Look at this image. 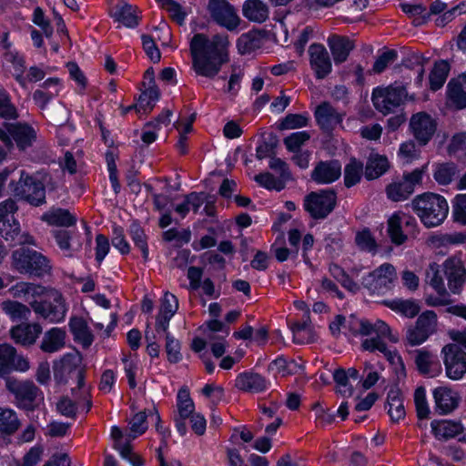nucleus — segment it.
I'll return each mask as SVG.
<instances>
[{
	"label": "nucleus",
	"mask_w": 466,
	"mask_h": 466,
	"mask_svg": "<svg viewBox=\"0 0 466 466\" xmlns=\"http://www.w3.org/2000/svg\"><path fill=\"white\" fill-rule=\"evenodd\" d=\"M421 180L422 170L420 169L417 168L406 173L401 179L394 180L386 187L387 198L394 202L404 201L414 192L415 186L420 184Z\"/></svg>",
	"instance_id": "obj_10"
},
{
	"label": "nucleus",
	"mask_w": 466,
	"mask_h": 466,
	"mask_svg": "<svg viewBox=\"0 0 466 466\" xmlns=\"http://www.w3.org/2000/svg\"><path fill=\"white\" fill-rule=\"evenodd\" d=\"M111 437L114 439V447L116 449L120 455L133 463L134 466H142L140 458L132 453L131 445L128 441H123V433L120 428L113 426L111 428Z\"/></svg>",
	"instance_id": "obj_37"
},
{
	"label": "nucleus",
	"mask_w": 466,
	"mask_h": 466,
	"mask_svg": "<svg viewBox=\"0 0 466 466\" xmlns=\"http://www.w3.org/2000/svg\"><path fill=\"white\" fill-rule=\"evenodd\" d=\"M336 194L332 190H320L308 195L304 200L305 209L316 219L325 218L335 208Z\"/></svg>",
	"instance_id": "obj_13"
},
{
	"label": "nucleus",
	"mask_w": 466,
	"mask_h": 466,
	"mask_svg": "<svg viewBox=\"0 0 466 466\" xmlns=\"http://www.w3.org/2000/svg\"><path fill=\"white\" fill-rule=\"evenodd\" d=\"M397 279L395 268L390 263L380 265L361 279V284L370 295H384L389 292Z\"/></svg>",
	"instance_id": "obj_6"
},
{
	"label": "nucleus",
	"mask_w": 466,
	"mask_h": 466,
	"mask_svg": "<svg viewBox=\"0 0 466 466\" xmlns=\"http://www.w3.org/2000/svg\"><path fill=\"white\" fill-rule=\"evenodd\" d=\"M450 71V65L447 61L440 60L434 64L430 74L431 89L436 91L445 83Z\"/></svg>",
	"instance_id": "obj_48"
},
{
	"label": "nucleus",
	"mask_w": 466,
	"mask_h": 466,
	"mask_svg": "<svg viewBox=\"0 0 466 466\" xmlns=\"http://www.w3.org/2000/svg\"><path fill=\"white\" fill-rule=\"evenodd\" d=\"M5 64H10L13 67V76L22 87H25L24 73L25 70V61L24 56L15 49L2 56Z\"/></svg>",
	"instance_id": "obj_42"
},
{
	"label": "nucleus",
	"mask_w": 466,
	"mask_h": 466,
	"mask_svg": "<svg viewBox=\"0 0 466 466\" xmlns=\"http://www.w3.org/2000/svg\"><path fill=\"white\" fill-rule=\"evenodd\" d=\"M5 387L14 396V403L18 409L34 410L38 402L44 400L43 392L32 380L8 378L5 380Z\"/></svg>",
	"instance_id": "obj_4"
},
{
	"label": "nucleus",
	"mask_w": 466,
	"mask_h": 466,
	"mask_svg": "<svg viewBox=\"0 0 466 466\" xmlns=\"http://www.w3.org/2000/svg\"><path fill=\"white\" fill-rule=\"evenodd\" d=\"M15 194L34 206H40L46 201V189L42 182L36 181L25 171H21Z\"/></svg>",
	"instance_id": "obj_17"
},
{
	"label": "nucleus",
	"mask_w": 466,
	"mask_h": 466,
	"mask_svg": "<svg viewBox=\"0 0 466 466\" xmlns=\"http://www.w3.org/2000/svg\"><path fill=\"white\" fill-rule=\"evenodd\" d=\"M309 116L306 114H289L280 123V129H295L308 126Z\"/></svg>",
	"instance_id": "obj_64"
},
{
	"label": "nucleus",
	"mask_w": 466,
	"mask_h": 466,
	"mask_svg": "<svg viewBox=\"0 0 466 466\" xmlns=\"http://www.w3.org/2000/svg\"><path fill=\"white\" fill-rule=\"evenodd\" d=\"M437 315L432 310L423 312L418 318L416 325L408 329L406 339L411 346L422 344L436 331Z\"/></svg>",
	"instance_id": "obj_15"
},
{
	"label": "nucleus",
	"mask_w": 466,
	"mask_h": 466,
	"mask_svg": "<svg viewBox=\"0 0 466 466\" xmlns=\"http://www.w3.org/2000/svg\"><path fill=\"white\" fill-rule=\"evenodd\" d=\"M159 98V92L156 86H150L143 91L136 104L135 110L138 115L149 113L155 106L156 102Z\"/></svg>",
	"instance_id": "obj_43"
},
{
	"label": "nucleus",
	"mask_w": 466,
	"mask_h": 466,
	"mask_svg": "<svg viewBox=\"0 0 466 466\" xmlns=\"http://www.w3.org/2000/svg\"><path fill=\"white\" fill-rule=\"evenodd\" d=\"M124 371L127 378L128 385L131 389L137 387L136 376L138 370V360L136 357L124 356L122 358Z\"/></svg>",
	"instance_id": "obj_61"
},
{
	"label": "nucleus",
	"mask_w": 466,
	"mask_h": 466,
	"mask_svg": "<svg viewBox=\"0 0 466 466\" xmlns=\"http://www.w3.org/2000/svg\"><path fill=\"white\" fill-rule=\"evenodd\" d=\"M327 44L336 65L345 62L354 48V44L349 37L338 35L329 36Z\"/></svg>",
	"instance_id": "obj_30"
},
{
	"label": "nucleus",
	"mask_w": 466,
	"mask_h": 466,
	"mask_svg": "<svg viewBox=\"0 0 466 466\" xmlns=\"http://www.w3.org/2000/svg\"><path fill=\"white\" fill-rule=\"evenodd\" d=\"M35 138V130L25 124H6L0 127V140L7 147H12L15 140L20 149H25L32 145Z\"/></svg>",
	"instance_id": "obj_14"
},
{
	"label": "nucleus",
	"mask_w": 466,
	"mask_h": 466,
	"mask_svg": "<svg viewBox=\"0 0 466 466\" xmlns=\"http://www.w3.org/2000/svg\"><path fill=\"white\" fill-rule=\"evenodd\" d=\"M77 389L72 390L74 400L63 397L56 404L57 410L63 416L73 417L77 410L88 412L91 406L89 388L85 384V375L82 370L77 371Z\"/></svg>",
	"instance_id": "obj_5"
},
{
	"label": "nucleus",
	"mask_w": 466,
	"mask_h": 466,
	"mask_svg": "<svg viewBox=\"0 0 466 466\" xmlns=\"http://www.w3.org/2000/svg\"><path fill=\"white\" fill-rule=\"evenodd\" d=\"M129 235L135 245L141 250L145 260L148 258V247L146 235L140 225L133 222L129 227Z\"/></svg>",
	"instance_id": "obj_55"
},
{
	"label": "nucleus",
	"mask_w": 466,
	"mask_h": 466,
	"mask_svg": "<svg viewBox=\"0 0 466 466\" xmlns=\"http://www.w3.org/2000/svg\"><path fill=\"white\" fill-rule=\"evenodd\" d=\"M42 220L57 227H71L76 223V216L68 209L52 208L42 215Z\"/></svg>",
	"instance_id": "obj_33"
},
{
	"label": "nucleus",
	"mask_w": 466,
	"mask_h": 466,
	"mask_svg": "<svg viewBox=\"0 0 466 466\" xmlns=\"http://www.w3.org/2000/svg\"><path fill=\"white\" fill-rule=\"evenodd\" d=\"M309 65L315 76L323 79L332 71V63L329 55L321 44H312L309 47Z\"/></svg>",
	"instance_id": "obj_21"
},
{
	"label": "nucleus",
	"mask_w": 466,
	"mask_h": 466,
	"mask_svg": "<svg viewBox=\"0 0 466 466\" xmlns=\"http://www.w3.org/2000/svg\"><path fill=\"white\" fill-rule=\"evenodd\" d=\"M387 341L396 343L399 341V335L393 333L390 329V335L383 338L371 337L367 338L362 341V348L369 351H380L381 352L390 363L394 366L397 372H404L405 368L401 357L396 350H390L387 347Z\"/></svg>",
	"instance_id": "obj_11"
},
{
	"label": "nucleus",
	"mask_w": 466,
	"mask_h": 466,
	"mask_svg": "<svg viewBox=\"0 0 466 466\" xmlns=\"http://www.w3.org/2000/svg\"><path fill=\"white\" fill-rule=\"evenodd\" d=\"M415 364L420 373L430 378L437 377L442 370L438 357L424 350L417 351Z\"/></svg>",
	"instance_id": "obj_29"
},
{
	"label": "nucleus",
	"mask_w": 466,
	"mask_h": 466,
	"mask_svg": "<svg viewBox=\"0 0 466 466\" xmlns=\"http://www.w3.org/2000/svg\"><path fill=\"white\" fill-rule=\"evenodd\" d=\"M268 381L258 373L242 372L235 380V386L239 390L248 393H260L268 388Z\"/></svg>",
	"instance_id": "obj_28"
},
{
	"label": "nucleus",
	"mask_w": 466,
	"mask_h": 466,
	"mask_svg": "<svg viewBox=\"0 0 466 466\" xmlns=\"http://www.w3.org/2000/svg\"><path fill=\"white\" fill-rule=\"evenodd\" d=\"M363 174V164L352 158L344 169V182L347 187H350L360 182Z\"/></svg>",
	"instance_id": "obj_53"
},
{
	"label": "nucleus",
	"mask_w": 466,
	"mask_h": 466,
	"mask_svg": "<svg viewBox=\"0 0 466 466\" xmlns=\"http://www.w3.org/2000/svg\"><path fill=\"white\" fill-rule=\"evenodd\" d=\"M177 410L181 419H187L193 415L195 405L187 389L179 390L177 393Z\"/></svg>",
	"instance_id": "obj_54"
},
{
	"label": "nucleus",
	"mask_w": 466,
	"mask_h": 466,
	"mask_svg": "<svg viewBox=\"0 0 466 466\" xmlns=\"http://www.w3.org/2000/svg\"><path fill=\"white\" fill-rule=\"evenodd\" d=\"M207 9L211 20L228 31L237 29L240 24L236 8L228 0H209Z\"/></svg>",
	"instance_id": "obj_8"
},
{
	"label": "nucleus",
	"mask_w": 466,
	"mask_h": 466,
	"mask_svg": "<svg viewBox=\"0 0 466 466\" xmlns=\"http://www.w3.org/2000/svg\"><path fill=\"white\" fill-rule=\"evenodd\" d=\"M0 117L5 120H15L18 117L16 106L13 104L9 93L0 86Z\"/></svg>",
	"instance_id": "obj_52"
},
{
	"label": "nucleus",
	"mask_w": 466,
	"mask_h": 466,
	"mask_svg": "<svg viewBox=\"0 0 466 466\" xmlns=\"http://www.w3.org/2000/svg\"><path fill=\"white\" fill-rule=\"evenodd\" d=\"M411 134L420 146H426L437 129L436 121L427 113L419 112L410 119Z\"/></svg>",
	"instance_id": "obj_18"
},
{
	"label": "nucleus",
	"mask_w": 466,
	"mask_h": 466,
	"mask_svg": "<svg viewBox=\"0 0 466 466\" xmlns=\"http://www.w3.org/2000/svg\"><path fill=\"white\" fill-rule=\"evenodd\" d=\"M432 395L435 401V409L440 414L451 413L459 405V394L449 387H438L433 390Z\"/></svg>",
	"instance_id": "obj_26"
},
{
	"label": "nucleus",
	"mask_w": 466,
	"mask_h": 466,
	"mask_svg": "<svg viewBox=\"0 0 466 466\" xmlns=\"http://www.w3.org/2000/svg\"><path fill=\"white\" fill-rule=\"evenodd\" d=\"M387 341L396 343L399 341V335L393 333L390 329V335L383 338L371 337L367 338L362 341V348L369 351H380L381 352L390 363L394 366L397 372H404L405 368L401 357L396 350H390L387 347Z\"/></svg>",
	"instance_id": "obj_12"
},
{
	"label": "nucleus",
	"mask_w": 466,
	"mask_h": 466,
	"mask_svg": "<svg viewBox=\"0 0 466 466\" xmlns=\"http://www.w3.org/2000/svg\"><path fill=\"white\" fill-rule=\"evenodd\" d=\"M389 168V161L386 157L374 154L370 155L365 168V177L369 180L378 178Z\"/></svg>",
	"instance_id": "obj_44"
},
{
	"label": "nucleus",
	"mask_w": 466,
	"mask_h": 466,
	"mask_svg": "<svg viewBox=\"0 0 466 466\" xmlns=\"http://www.w3.org/2000/svg\"><path fill=\"white\" fill-rule=\"evenodd\" d=\"M456 167L452 163L439 164L433 172L434 179L441 185H448L456 174Z\"/></svg>",
	"instance_id": "obj_56"
},
{
	"label": "nucleus",
	"mask_w": 466,
	"mask_h": 466,
	"mask_svg": "<svg viewBox=\"0 0 466 466\" xmlns=\"http://www.w3.org/2000/svg\"><path fill=\"white\" fill-rule=\"evenodd\" d=\"M12 264L21 274H29L38 278L49 275L52 264L42 253L28 248H21L12 254Z\"/></svg>",
	"instance_id": "obj_3"
},
{
	"label": "nucleus",
	"mask_w": 466,
	"mask_h": 466,
	"mask_svg": "<svg viewBox=\"0 0 466 466\" xmlns=\"http://www.w3.org/2000/svg\"><path fill=\"white\" fill-rule=\"evenodd\" d=\"M383 304L391 310L407 318H413L420 312L419 304L412 299H394L385 300Z\"/></svg>",
	"instance_id": "obj_41"
},
{
	"label": "nucleus",
	"mask_w": 466,
	"mask_h": 466,
	"mask_svg": "<svg viewBox=\"0 0 466 466\" xmlns=\"http://www.w3.org/2000/svg\"><path fill=\"white\" fill-rule=\"evenodd\" d=\"M443 268L439 264L432 262L426 269V282L437 292L438 295H448L443 276Z\"/></svg>",
	"instance_id": "obj_40"
},
{
	"label": "nucleus",
	"mask_w": 466,
	"mask_h": 466,
	"mask_svg": "<svg viewBox=\"0 0 466 466\" xmlns=\"http://www.w3.org/2000/svg\"><path fill=\"white\" fill-rule=\"evenodd\" d=\"M293 340L298 344L310 343L314 341L315 335L308 319L302 323L296 322L291 326Z\"/></svg>",
	"instance_id": "obj_49"
},
{
	"label": "nucleus",
	"mask_w": 466,
	"mask_h": 466,
	"mask_svg": "<svg viewBox=\"0 0 466 466\" xmlns=\"http://www.w3.org/2000/svg\"><path fill=\"white\" fill-rule=\"evenodd\" d=\"M388 233L391 241L395 245L403 244L407 238L408 234L403 233L402 225L400 224V218L397 216H391L388 220Z\"/></svg>",
	"instance_id": "obj_57"
},
{
	"label": "nucleus",
	"mask_w": 466,
	"mask_h": 466,
	"mask_svg": "<svg viewBox=\"0 0 466 466\" xmlns=\"http://www.w3.org/2000/svg\"><path fill=\"white\" fill-rule=\"evenodd\" d=\"M50 289L39 284L18 282L9 291L14 298L23 299L33 309V304L40 303L38 299H46Z\"/></svg>",
	"instance_id": "obj_24"
},
{
	"label": "nucleus",
	"mask_w": 466,
	"mask_h": 466,
	"mask_svg": "<svg viewBox=\"0 0 466 466\" xmlns=\"http://www.w3.org/2000/svg\"><path fill=\"white\" fill-rule=\"evenodd\" d=\"M414 404L417 416L420 419L428 418L431 410L427 401L426 390L424 387H418L414 392Z\"/></svg>",
	"instance_id": "obj_59"
},
{
	"label": "nucleus",
	"mask_w": 466,
	"mask_h": 466,
	"mask_svg": "<svg viewBox=\"0 0 466 466\" xmlns=\"http://www.w3.org/2000/svg\"><path fill=\"white\" fill-rule=\"evenodd\" d=\"M228 47V37L225 34L211 37L203 33L196 34L189 43L195 72L208 78L215 77L222 65L229 60Z\"/></svg>",
	"instance_id": "obj_1"
},
{
	"label": "nucleus",
	"mask_w": 466,
	"mask_h": 466,
	"mask_svg": "<svg viewBox=\"0 0 466 466\" xmlns=\"http://www.w3.org/2000/svg\"><path fill=\"white\" fill-rule=\"evenodd\" d=\"M69 328L75 339L88 348L94 341V336L87 326L86 321L80 317H73L69 320Z\"/></svg>",
	"instance_id": "obj_34"
},
{
	"label": "nucleus",
	"mask_w": 466,
	"mask_h": 466,
	"mask_svg": "<svg viewBox=\"0 0 466 466\" xmlns=\"http://www.w3.org/2000/svg\"><path fill=\"white\" fill-rule=\"evenodd\" d=\"M42 332L39 324H20L10 329L11 338L19 344L32 345Z\"/></svg>",
	"instance_id": "obj_32"
},
{
	"label": "nucleus",
	"mask_w": 466,
	"mask_h": 466,
	"mask_svg": "<svg viewBox=\"0 0 466 466\" xmlns=\"http://www.w3.org/2000/svg\"><path fill=\"white\" fill-rule=\"evenodd\" d=\"M21 423L16 412L10 408L0 407V433L5 435L14 434Z\"/></svg>",
	"instance_id": "obj_45"
},
{
	"label": "nucleus",
	"mask_w": 466,
	"mask_h": 466,
	"mask_svg": "<svg viewBox=\"0 0 466 466\" xmlns=\"http://www.w3.org/2000/svg\"><path fill=\"white\" fill-rule=\"evenodd\" d=\"M30 369L26 358L16 354L15 349L9 344L0 345V376L10 373L13 370L25 372Z\"/></svg>",
	"instance_id": "obj_19"
},
{
	"label": "nucleus",
	"mask_w": 466,
	"mask_h": 466,
	"mask_svg": "<svg viewBox=\"0 0 466 466\" xmlns=\"http://www.w3.org/2000/svg\"><path fill=\"white\" fill-rule=\"evenodd\" d=\"M243 15L249 21L262 23L268 16V7L262 0H247L243 4Z\"/></svg>",
	"instance_id": "obj_36"
},
{
	"label": "nucleus",
	"mask_w": 466,
	"mask_h": 466,
	"mask_svg": "<svg viewBox=\"0 0 466 466\" xmlns=\"http://www.w3.org/2000/svg\"><path fill=\"white\" fill-rule=\"evenodd\" d=\"M52 234L56 243L66 257H72L82 247L78 235L74 231L56 229Z\"/></svg>",
	"instance_id": "obj_31"
},
{
	"label": "nucleus",
	"mask_w": 466,
	"mask_h": 466,
	"mask_svg": "<svg viewBox=\"0 0 466 466\" xmlns=\"http://www.w3.org/2000/svg\"><path fill=\"white\" fill-rule=\"evenodd\" d=\"M309 138L308 131L294 132L284 139V144L289 151L298 152Z\"/></svg>",
	"instance_id": "obj_60"
},
{
	"label": "nucleus",
	"mask_w": 466,
	"mask_h": 466,
	"mask_svg": "<svg viewBox=\"0 0 466 466\" xmlns=\"http://www.w3.org/2000/svg\"><path fill=\"white\" fill-rule=\"evenodd\" d=\"M341 165L338 160L321 161L313 169L311 178L318 184H329L339 178Z\"/></svg>",
	"instance_id": "obj_27"
},
{
	"label": "nucleus",
	"mask_w": 466,
	"mask_h": 466,
	"mask_svg": "<svg viewBox=\"0 0 466 466\" xmlns=\"http://www.w3.org/2000/svg\"><path fill=\"white\" fill-rule=\"evenodd\" d=\"M388 413L393 421H399L405 416L403 400L398 390H390L388 393Z\"/></svg>",
	"instance_id": "obj_47"
},
{
	"label": "nucleus",
	"mask_w": 466,
	"mask_h": 466,
	"mask_svg": "<svg viewBox=\"0 0 466 466\" xmlns=\"http://www.w3.org/2000/svg\"><path fill=\"white\" fill-rule=\"evenodd\" d=\"M434 436L439 440H448L456 437L462 432L461 423L448 420H432L431 423Z\"/></svg>",
	"instance_id": "obj_35"
},
{
	"label": "nucleus",
	"mask_w": 466,
	"mask_h": 466,
	"mask_svg": "<svg viewBox=\"0 0 466 466\" xmlns=\"http://www.w3.org/2000/svg\"><path fill=\"white\" fill-rule=\"evenodd\" d=\"M17 209V205L13 199L0 203V235L5 238H14L17 234L19 223L15 218Z\"/></svg>",
	"instance_id": "obj_22"
},
{
	"label": "nucleus",
	"mask_w": 466,
	"mask_h": 466,
	"mask_svg": "<svg viewBox=\"0 0 466 466\" xmlns=\"http://www.w3.org/2000/svg\"><path fill=\"white\" fill-rule=\"evenodd\" d=\"M404 96L405 90L400 86L376 87L372 92V102L377 110L388 115L401 104Z\"/></svg>",
	"instance_id": "obj_16"
},
{
	"label": "nucleus",
	"mask_w": 466,
	"mask_h": 466,
	"mask_svg": "<svg viewBox=\"0 0 466 466\" xmlns=\"http://www.w3.org/2000/svg\"><path fill=\"white\" fill-rule=\"evenodd\" d=\"M355 243L361 250L373 252L376 250L377 244L370 231L367 228L357 232Z\"/></svg>",
	"instance_id": "obj_63"
},
{
	"label": "nucleus",
	"mask_w": 466,
	"mask_h": 466,
	"mask_svg": "<svg viewBox=\"0 0 466 466\" xmlns=\"http://www.w3.org/2000/svg\"><path fill=\"white\" fill-rule=\"evenodd\" d=\"M33 310L52 323L61 322L65 319L67 308L60 292L50 289L46 299L40 303L33 304Z\"/></svg>",
	"instance_id": "obj_7"
},
{
	"label": "nucleus",
	"mask_w": 466,
	"mask_h": 466,
	"mask_svg": "<svg viewBox=\"0 0 466 466\" xmlns=\"http://www.w3.org/2000/svg\"><path fill=\"white\" fill-rule=\"evenodd\" d=\"M315 118L324 132H331L341 124L343 115L339 113L330 104L324 102L317 106Z\"/></svg>",
	"instance_id": "obj_25"
},
{
	"label": "nucleus",
	"mask_w": 466,
	"mask_h": 466,
	"mask_svg": "<svg viewBox=\"0 0 466 466\" xmlns=\"http://www.w3.org/2000/svg\"><path fill=\"white\" fill-rule=\"evenodd\" d=\"M442 268L451 292L460 293L466 279V270L462 261L457 258H449L442 264Z\"/></svg>",
	"instance_id": "obj_23"
},
{
	"label": "nucleus",
	"mask_w": 466,
	"mask_h": 466,
	"mask_svg": "<svg viewBox=\"0 0 466 466\" xmlns=\"http://www.w3.org/2000/svg\"><path fill=\"white\" fill-rule=\"evenodd\" d=\"M346 325L353 334H360L368 338H383L390 335V326L381 319L371 322L368 319L350 318L348 321L346 320Z\"/></svg>",
	"instance_id": "obj_20"
},
{
	"label": "nucleus",
	"mask_w": 466,
	"mask_h": 466,
	"mask_svg": "<svg viewBox=\"0 0 466 466\" xmlns=\"http://www.w3.org/2000/svg\"><path fill=\"white\" fill-rule=\"evenodd\" d=\"M331 276L350 292L356 294L360 290V285L355 282L350 276L339 265L331 264L329 268Z\"/></svg>",
	"instance_id": "obj_50"
},
{
	"label": "nucleus",
	"mask_w": 466,
	"mask_h": 466,
	"mask_svg": "<svg viewBox=\"0 0 466 466\" xmlns=\"http://www.w3.org/2000/svg\"><path fill=\"white\" fill-rule=\"evenodd\" d=\"M447 87L450 103L458 109L466 108V87L461 76L457 79L451 80Z\"/></svg>",
	"instance_id": "obj_38"
},
{
	"label": "nucleus",
	"mask_w": 466,
	"mask_h": 466,
	"mask_svg": "<svg viewBox=\"0 0 466 466\" xmlns=\"http://www.w3.org/2000/svg\"><path fill=\"white\" fill-rule=\"evenodd\" d=\"M114 17L116 21L127 27H134L138 24L136 7L127 4L117 5Z\"/></svg>",
	"instance_id": "obj_51"
},
{
	"label": "nucleus",
	"mask_w": 466,
	"mask_h": 466,
	"mask_svg": "<svg viewBox=\"0 0 466 466\" xmlns=\"http://www.w3.org/2000/svg\"><path fill=\"white\" fill-rule=\"evenodd\" d=\"M66 331L60 328H53L48 330L41 342V350L53 353L58 351L65 345Z\"/></svg>",
	"instance_id": "obj_39"
},
{
	"label": "nucleus",
	"mask_w": 466,
	"mask_h": 466,
	"mask_svg": "<svg viewBox=\"0 0 466 466\" xmlns=\"http://www.w3.org/2000/svg\"><path fill=\"white\" fill-rule=\"evenodd\" d=\"M1 308L13 321L27 319L31 313L27 306L15 300H5Z\"/></svg>",
	"instance_id": "obj_46"
},
{
	"label": "nucleus",
	"mask_w": 466,
	"mask_h": 466,
	"mask_svg": "<svg viewBox=\"0 0 466 466\" xmlns=\"http://www.w3.org/2000/svg\"><path fill=\"white\" fill-rule=\"evenodd\" d=\"M412 210L428 228L441 225L449 214V205L444 197L434 193L416 196L410 203Z\"/></svg>",
	"instance_id": "obj_2"
},
{
	"label": "nucleus",
	"mask_w": 466,
	"mask_h": 466,
	"mask_svg": "<svg viewBox=\"0 0 466 466\" xmlns=\"http://www.w3.org/2000/svg\"><path fill=\"white\" fill-rule=\"evenodd\" d=\"M398 154L403 163L409 164L419 158L420 150L417 147L414 141L409 140L400 144Z\"/></svg>",
	"instance_id": "obj_62"
},
{
	"label": "nucleus",
	"mask_w": 466,
	"mask_h": 466,
	"mask_svg": "<svg viewBox=\"0 0 466 466\" xmlns=\"http://www.w3.org/2000/svg\"><path fill=\"white\" fill-rule=\"evenodd\" d=\"M148 412L139 411L136 413L129 420V434L128 437L135 439L143 434L147 429V418Z\"/></svg>",
	"instance_id": "obj_58"
},
{
	"label": "nucleus",
	"mask_w": 466,
	"mask_h": 466,
	"mask_svg": "<svg viewBox=\"0 0 466 466\" xmlns=\"http://www.w3.org/2000/svg\"><path fill=\"white\" fill-rule=\"evenodd\" d=\"M441 358L446 375L452 380H459L466 374V352L457 344L449 343L441 349Z\"/></svg>",
	"instance_id": "obj_9"
}]
</instances>
